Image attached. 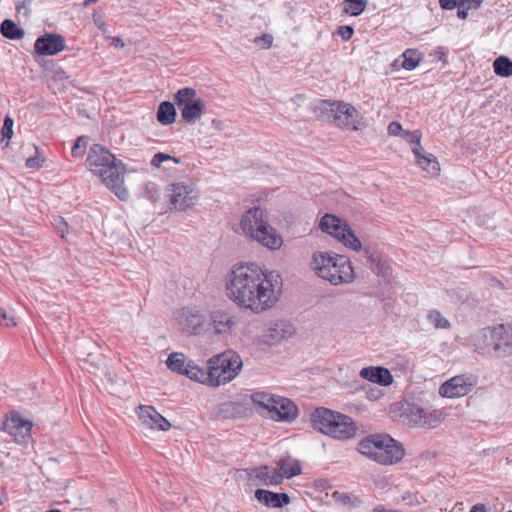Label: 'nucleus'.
I'll use <instances>...</instances> for the list:
<instances>
[{
	"label": "nucleus",
	"mask_w": 512,
	"mask_h": 512,
	"mask_svg": "<svg viewBox=\"0 0 512 512\" xmlns=\"http://www.w3.org/2000/svg\"><path fill=\"white\" fill-rule=\"evenodd\" d=\"M279 275L265 273L255 264L235 267L229 274L227 295L237 305L259 313L271 308L277 301L280 289Z\"/></svg>",
	"instance_id": "1"
},
{
	"label": "nucleus",
	"mask_w": 512,
	"mask_h": 512,
	"mask_svg": "<svg viewBox=\"0 0 512 512\" xmlns=\"http://www.w3.org/2000/svg\"><path fill=\"white\" fill-rule=\"evenodd\" d=\"M87 166L95 175L102 178L107 188L112 190L120 200H127L128 190L124 187L125 165L106 147L100 144L91 146L87 156Z\"/></svg>",
	"instance_id": "2"
},
{
	"label": "nucleus",
	"mask_w": 512,
	"mask_h": 512,
	"mask_svg": "<svg viewBox=\"0 0 512 512\" xmlns=\"http://www.w3.org/2000/svg\"><path fill=\"white\" fill-rule=\"evenodd\" d=\"M358 451L382 465L398 463L405 455L402 444L388 434H371L364 437L358 444Z\"/></svg>",
	"instance_id": "3"
},
{
	"label": "nucleus",
	"mask_w": 512,
	"mask_h": 512,
	"mask_svg": "<svg viewBox=\"0 0 512 512\" xmlns=\"http://www.w3.org/2000/svg\"><path fill=\"white\" fill-rule=\"evenodd\" d=\"M311 267L317 276L333 285L349 283L355 277L349 259L346 256L330 252H315Z\"/></svg>",
	"instance_id": "4"
},
{
	"label": "nucleus",
	"mask_w": 512,
	"mask_h": 512,
	"mask_svg": "<svg viewBox=\"0 0 512 512\" xmlns=\"http://www.w3.org/2000/svg\"><path fill=\"white\" fill-rule=\"evenodd\" d=\"M310 421L315 430L338 440L350 439L357 431L351 417L324 407L315 409Z\"/></svg>",
	"instance_id": "5"
},
{
	"label": "nucleus",
	"mask_w": 512,
	"mask_h": 512,
	"mask_svg": "<svg viewBox=\"0 0 512 512\" xmlns=\"http://www.w3.org/2000/svg\"><path fill=\"white\" fill-rule=\"evenodd\" d=\"M240 225L244 234L271 250L279 249L283 244L282 237L268 225L266 214L260 207L247 210Z\"/></svg>",
	"instance_id": "6"
},
{
	"label": "nucleus",
	"mask_w": 512,
	"mask_h": 512,
	"mask_svg": "<svg viewBox=\"0 0 512 512\" xmlns=\"http://www.w3.org/2000/svg\"><path fill=\"white\" fill-rule=\"evenodd\" d=\"M315 115L347 130H360L365 126L357 109L345 102L321 100L314 106Z\"/></svg>",
	"instance_id": "7"
},
{
	"label": "nucleus",
	"mask_w": 512,
	"mask_h": 512,
	"mask_svg": "<svg viewBox=\"0 0 512 512\" xmlns=\"http://www.w3.org/2000/svg\"><path fill=\"white\" fill-rule=\"evenodd\" d=\"M210 385L217 387L233 380L242 368L240 356L231 350L212 357L209 361Z\"/></svg>",
	"instance_id": "8"
},
{
	"label": "nucleus",
	"mask_w": 512,
	"mask_h": 512,
	"mask_svg": "<svg viewBox=\"0 0 512 512\" xmlns=\"http://www.w3.org/2000/svg\"><path fill=\"white\" fill-rule=\"evenodd\" d=\"M174 102L180 109L182 118L187 123H195L205 111L204 101L197 97L196 90L190 87L179 89L174 94Z\"/></svg>",
	"instance_id": "9"
},
{
	"label": "nucleus",
	"mask_w": 512,
	"mask_h": 512,
	"mask_svg": "<svg viewBox=\"0 0 512 512\" xmlns=\"http://www.w3.org/2000/svg\"><path fill=\"white\" fill-rule=\"evenodd\" d=\"M319 227L323 232L338 239L346 247L355 251L361 250L360 240L355 236L349 225L338 217L332 214H325L319 223Z\"/></svg>",
	"instance_id": "10"
},
{
	"label": "nucleus",
	"mask_w": 512,
	"mask_h": 512,
	"mask_svg": "<svg viewBox=\"0 0 512 512\" xmlns=\"http://www.w3.org/2000/svg\"><path fill=\"white\" fill-rule=\"evenodd\" d=\"M169 191L171 205L179 211H185L192 207L198 198V191L193 184L173 183Z\"/></svg>",
	"instance_id": "11"
},
{
	"label": "nucleus",
	"mask_w": 512,
	"mask_h": 512,
	"mask_svg": "<svg viewBox=\"0 0 512 512\" xmlns=\"http://www.w3.org/2000/svg\"><path fill=\"white\" fill-rule=\"evenodd\" d=\"M494 351L499 355H512V324H498L490 328Z\"/></svg>",
	"instance_id": "12"
},
{
	"label": "nucleus",
	"mask_w": 512,
	"mask_h": 512,
	"mask_svg": "<svg viewBox=\"0 0 512 512\" xmlns=\"http://www.w3.org/2000/svg\"><path fill=\"white\" fill-rule=\"evenodd\" d=\"M421 134L419 131H414L411 134V142L415 144L412 148V151L415 155L416 162L420 166V168L426 172L429 176H435L440 171L439 163L435 156L432 154L423 155L421 151L423 150L420 145Z\"/></svg>",
	"instance_id": "13"
},
{
	"label": "nucleus",
	"mask_w": 512,
	"mask_h": 512,
	"mask_svg": "<svg viewBox=\"0 0 512 512\" xmlns=\"http://www.w3.org/2000/svg\"><path fill=\"white\" fill-rule=\"evenodd\" d=\"M234 325V317L229 312L215 310L210 313L205 331L216 335L230 334Z\"/></svg>",
	"instance_id": "14"
},
{
	"label": "nucleus",
	"mask_w": 512,
	"mask_h": 512,
	"mask_svg": "<svg viewBox=\"0 0 512 512\" xmlns=\"http://www.w3.org/2000/svg\"><path fill=\"white\" fill-rule=\"evenodd\" d=\"M65 48V39L60 34L46 33L38 37L34 44L39 55H56Z\"/></svg>",
	"instance_id": "15"
},
{
	"label": "nucleus",
	"mask_w": 512,
	"mask_h": 512,
	"mask_svg": "<svg viewBox=\"0 0 512 512\" xmlns=\"http://www.w3.org/2000/svg\"><path fill=\"white\" fill-rule=\"evenodd\" d=\"M138 417L142 425L150 429L167 431L171 428V423L163 417L153 406H139Z\"/></svg>",
	"instance_id": "16"
},
{
	"label": "nucleus",
	"mask_w": 512,
	"mask_h": 512,
	"mask_svg": "<svg viewBox=\"0 0 512 512\" xmlns=\"http://www.w3.org/2000/svg\"><path fill=\"white\" fill-rule=\"evenodd\" d=\"M472 389V383L463 375L455 376L439 388V394L446 398H458L467 395Z\"/></svg>",
	"instance_id": "17"
},
{
	"label": "nucleus",
	"mask_w": 512,
	"mask_h": 512,
	"mask_svg": "<svg viewBox=\"0 0 512 512\" xmlns=\"http://www.w3.org/2000/svg\"><path fill=\"white\" fill-rule=\"evenodd\" d=\"M275 408H271V418L278 421H292L296 418L298 410L296 405L288 398L276 396L273 402Z\"/></svg>",
	"instance_id": "18"
},
{
	"label": "nucleus",
	"mask_w": 512,
	"mask_h": 512,
	"mask_svg": "<svg viewBox=\"0 0 512 512\" xmlns=\"http://www.w3.org/2000/svg\"><path fill=\"white\" fill-rule=\"evenodd\" d=\"M4 429L14 437L15 441L21 443L29 437L32 423L22 419L20 416H13L4 423Z\"/></svg>",
	"instance_id": "19"
},
{
	"label": "nucleus",
	"mask_w": 512,
	"mask_h": 512,
	"mask_svg": "<svg viewBox=\"0 0 512 512\" xmlns=\"http://www.w3.org/2000/svg\"><path fill=\"white\" fill-rule=\"evenodd\" d=\"M255 498L269 508H283L291 502L287 493L272 492L265 489H257Z\"/></svg>",
	"instance_id": "20"
},
{
	"label": "nucleus",
	"mask_w": 512,
	"mask_h": 512,
	"mask_svg": "<svg viewBox=\"0 0 512 512\" xmlns=\"http://www.w3.org/2000/svg\"><path fill=\"white\" fill-rule=\"evenodd\" d=\"M359 374L363 379L381 386H388L393 382V377L390 371L382 366L364 367L361 369Z\"/></svg>",
	"instance_id": "21"
},
{
	"label": "nucleus",
	"mask_w": 512,
	"mask_h": 512,
	"mask_svg": "<svg viewBox=\"0 0 512 512\" xmlns=\"http://www.w3.org/2000/svg\"><path fill=\"white\" fill-rule=\"evenodd\" d=\"M405 414L409 422L413 425L421 427L430 426L428 412L421 406L416 404H407V407L405 408Z\"/></svg>",
	"instance_id": "22"
},
{
	"label": "nucleus",
	"mask_w": 512,
	"mask_h": 512,
	"mask_svg": "<svg viewBox=\"0 0 512 512\" xmlns=\"http://www.w3.org/2000/svg\"><path fill=\"white\" fill-rule=\"evenodd\" d=\"M180 325L182 330L188 334H199L206 329V324H204L202 316L199 314L185 316L180 321Z\"/></svg>",
	"instance_id": "23"
},
{
	"label": "nucleus",
	"mask_w": 512,
	"mask_h": 512,
	"mask_svg": "<svg viewBox=\"0 0 512 512\" xmlns=\"http://www.w3.org/2000/svg\"><path fill=\"white\" fill-rule=\"evenodd\" d=\"M191 380L210 385V371L196 365L192 360L186 364L185 373Z\"/></svg>",
	"instance_id": "24"
},
{
	"label": "nucleus",
	"mask_w": 512,
	"mask_h": 512,
	"mask_svg": "<svg viewBox=\"0 0 512 512\" xmlns=\"http://www.w3.org/2000/svg\"><path fill=\"white\" fill-rule=\"evenodd\" d=\"M157 120L162 125H170L176 120V109L173 103L169 101L161 102L157 110Z\"/></svg>",
	"instance_id": "25"
},
{
	"label": "nucleus",
	"mask_w": 512,
	"mask_h": 512,
	"mask_svg": "<svg viewBox=\"0 0 512 512\" xmlns=\"http://www.w3.org/2000/svg\"><path fill=\"white\" fill-rule=\"evenodd\" d=\"M277 466L279 467V470H281L284 473L285 478L288 479L295 477L301 473L300 463L297 460L292 459L290 457L279 459L277 461Z\"/></svg>",
	"instance_id": "26"
},
{
	"label": "nucleus",
	"mask_w": 512,
	"mask_h": 512,
	"mask_svg": "<svg viewBox=\"0 0 512 512\" xmlns=\"http://www.w3.org/2000/svg\"><path fill=\"white\" fill-rule=\"evenodd\" d=\"M0 30L4 37L11 40L21 39L24 36V31L21 28H19L14 21L10 19H5L1 23Z\"/></svg>",
	"instance_id": "27"
},
{
	"label": "nucleus",
	"mask_w": 512,
	"mask_h": 512,
	"mask_svg": "<svg viewBox=\"0 0 512 512\" xmlns=\"http://www.w3.org/2000/svg\"><path fill=\"white\" fill-rule=\"evenodd\" d=\"M187 362L184 354L174 352L169 355L166 364L171 371L184 375Z\"/></svg>",
	"instance_id": "28"
},
{
	"label": "nucleus",
	"mask_w": 512,
	"mask_h": 512,
	"mask_svg": "<svg viewBox=\"0 0 512 512\" xmlns=\"http://www.w3.org/2000/svg\"><path fill=\"white\" fill-rule=\"evenodd\" d=\"M494 72L501 77L512 75V61L506 56H499L493 63Z\"/></svg>",
	"instance_id": "29"
},
{
	"label": "nucleus",
	"mask_w": 512,
	"mask_h": 512,
	"mask_svg": "<svg viewBox=\"0 0 512 512\" xmlns=\"http://www.w3.org/2000/svg\"><path fill=\"white\" fill-rule=\"evenodd\" d=\"M292 327L284 322L276 323L274 327L269 329V337L273 341H279L292 335Z\"/></svg>",
	"instance_id": "30"
},
{
	"label": "nucleus",
	"mask_w": 512,
	"mask_h": 512,
	"mask_svg": "<svg viewBox=\"0 0 512 512\" xmlns=\"http://www.w3.org/2000/svg\"><path fill=\"white\" fill-rule=\"evenodd\" d=\"M402 56V67L408 71L414 70L421 60V54L414 49L405 50Z\"/></svg>",
	"instance_id": "31"
},
{
	"label": "nucleus",
	"mask_w": 512,
	"mask_h": 512,
	"mask_svg": "<svg viewBox=\"0 0 512 512\" xmlns=\"http://www.w3.org/2000/svg\"><path fill=\"white\" fill-rule=\"evenodd\" d=\"M242 408L238 402H224L219 406V415L223 418H235L242 412Z\"/></svg>",
	"instance_id": "32"
},
{
	"label": "nucleus",
	"mask_w": 512,
	"mask_h": 512,
	"mask_svg": "<svg viewBox=\"0 0 512 512\" xmlns=\"http://www.w3.org/2000/svg\"><path fill=\"white\" fill-rule=\"evenodd\" d=\"M249 479L257 485H264L267 482L269 475V467L264 465L258 468L246 469Z\"/></svg>",
	"instance_id": "33"
},
{
	"label": "nucleus",
	"mask_w": 512,
	"mask_h": 512,
	"mask_svg": "<svg viewBox=\"0 0 512 512\" xmlns=\"http://www.w3.org/2000/svg\"><path fill=\"white\" fill-rule=\"evenodd\" d=\"M367 6V0H345L343 11L351 16L360 15Z\"/></svg>",
	"instance_id": "34"
},
{
	"label": "nucleus",
	"mask_w": 512,
	"mask_h": 512,
	"mask_svg": "<svg viewBox=\"0 0 512 512\" xmlns=\"http://www.w3.org/2000/svg\"><path fill=\"white\" fill-rule=\"evenodd\" d=\"M276 395L267 394L264 392L253 393L251 399L256 405L263 407L270 412L271 408H275L273 405Z\"/></svg>",
	"instance_id": "35"
},
{
	"label": "nucleus",
	"mask_w": 512,
	"mask_h": 512,
	"mask_svg": "<svg viewBox=\"0 0 512 512\" xmlns=\"http://www.w3.org/2000/svg\"><path fill=\"white\" fill-rule=\"evenodd\" d=\"M428 320L437 329H446L450 327L449 321L436 310H433L428 314Z\"/></svg>",
	"instance_id": "36"
},
{
	"label": "nucleus",
	"mask_w": 512,
	"mask_h": 512,
	"mask_svg": "<svg viewBox=\"0 0 512 512\" xmlns=\"http://www.w3.org/2000/svg\"><path fill=\"white\" fill-rule=\"evenodd\" d=\"M144 197L152 203H156L160 200V190L155 183H148L145 186Z\"/></svg>",
	"instance_id": "37"
},
{
	"label": "nucleus",
	"mask_w": 512,
	"mask_h": 512,
	"mask_svg": "<svg viewBox=\"0 0 512 512\" xmlns=\"http://www.w3.org/2000/svg\"><path fill=\"white\" fill-rule=\"evenodd\" d=\"M285 478L284 473L279 470V467L275 468L272 471V474L269 473L267 482H264V486H276L283 482Z\"/></svg>",
	"instance_id": "38"
},
{
	"label": "nucleus",
	"mask_w": 512,
	"mask_h": 512,
	"mask_svg": "<svg viewBox=\"0 0 512 512\" xmlns=\"http://www.w3.org/2000/svg\"><path fill=\"white\" fill-rule=\"evenodd\" d=\"M52 225L56 229L57 233L61 238H64L65 234L68 231V223L61 216H55L52 221Z\"/></svg>",
	"instance_id": "39"
},
{
	"label": "nucleus",
	"mask_w": 512,
	"mask_h": 512,
	"mask_svg": "<svg viewBox=\"0 0 512 512\" xmlns=\"http://www.w3.org/2000/svg\"><path fill=\"white\" fill-rule=\"evenodd\" d=\"M167 160H171L176 164L180 162V160L178 158H175L173 156H170V155L162 153V152H158L153 156V158L151 160V165L158 168L164 161H167Z\"/></svg>",
	"instance_id": "40"
},
{
	"label": "nucleus",
	"mask_w": 512,
	"mask_h": 512,
	"mask_svg": "<svg viewBox=\"0 0 512 512\" xmlns=\"http://www.w3.org/2000/svg\"><path fill=\"white\" fill-rule=\"evenodd\" d=\"M86 140L87 138L85 136H80L77 138L71 150L73 157L78 158L84 154V145L86 144Z\"/></svg>",
	"instance_id": "41"
},
{
	"label": "nucleus",
	"mask_w": 512,
	"mask_h": 512,
	"mask_svg": "<svg viewBox=\"0 0 512 512\" xmlns=\"http://www.w3.org/2000/svg\"><path fill=\"white\" fill-rule=\"evenodd\" d=\"M13 124L14 121L10 116H6L4 119V123L1 129V134L3 138L11 139L13 136Z\"/></svg>",
	"instance_id": "42"
},
{
	"label": "nucleus",
	"mask_w": 512,
	"mask_h": 512,
	"mask_svg": "<svg viewBox=\"0 0 512 512\" xmlns=\"http://www.w3.org/2000/svg\"><path fill=\"white\" fill-rule=\"evenodd\" d=\"M254 43L262 49H268L273 43V36L271 34H263L254 39Z\"/></svg>",
	"instance_id": "43"
},
{
	"label": "nucleus",
	"mask_w": 512,
	"mask_h": 512,
	"mask_svg": "<svg viewBox=\"0 0 512 512\" xmlns=\"http://www.w3.org/2000/svg\"><path fill=\"white\" fill-rule=\"evenodd\" d=\"M35 150H36V155L35 156H30L26 160V166L28 168H41L43 166L44 158H41L39 156V152H38V148L37 147H35Z\"/></svg>",
	"instance_id": "44"
},
{
	"label": "nucleus",
	"mask_w": 512,
	"mask_h": 512,
	"mask_svg": "<svg viewBox=\"0 0 512 512\" xmlns=\"http://www.w3.org/2000/svg\"><path fill=\"white\" fill-rule=\"evenodd\" d=\"M337 33L344 41H348L352 38L354 29L352 26L343 25L339 26Z\"/></svg>",
	"instance_id": "45"
},
{
	"label": "nucleus",
	"mask_w": 512,
	"mask_h": 512,
	"mask_svg": "<svg viewBox=\"0 0 512 512\" xmlns=\"http://www.w3.org/2000/svg\"><path fill=\"white\" fill-rule=\"evenodd\" d=\"M374 273L377 275H381L383 277L387 276L389 274V266L387 263L383 260L378 262L374 267L371 269Z\"/></svg>",
	"instance_id": "46"
},
{
	"label": "nucleus",
	"mask_w": 512,
	"mask_h": 512,
	"mask_svg": "<svg viewBox=\"0 0 512 512\" xmlns=\"http://www.w3.org/2000/svg\"><path fill=\"white\" fill-rule=\"evenodd\" d=\"M365 254L367 257V262L369 263L371 269L382 260L379 254L372 253L369 251V249H365Z\"/></svg>",
	"instance_id": "47"
},
{
	"label": "nucleus",
	"mask_w": 512,
	"mask_h": 512,
	"mask_svg": "<svg viewBox=\"0 0 512 512\" xmlns=\"http://www.w3.org/2000/svg\"><path fill=\"white\" fill-rule=\"evenodd\" d=\"M461 0H439L440 7L445 10H452L459 6Z\"/></svg>",
	"instance_id": "48"
},
{
	"label": "nucleus",
	"mask_w": 512,
	"mask_h": 512,
	"mask_svg": "<svg viewBox=\"0 0 512 512\" xmlns=\"http://www.w3.org/2000/svg\"><path fill=\"white\" fill-rule=\"evenodd\" d=\"M0 317L7 321V326H16L17 322L15 321V318L8 314L4 309L0 308Z\"/></svg>",
	"instance_id": "49"
},
{
	"label": "nucleus",
	"mask_w": 512,
	"mask_h": 512,
	"mask_svg": "<svg viewBox=\"0 0 512 512\" xmlns=\"http://www.w3.org/2000/svg\"><path fill=\"white\" fill-rule=\"evenodd\" d=\"M461 4L469 10L478 9L482 4V0H461Z\"/></svg>",
	"instance_id": "50"
},
{
	"label": "nucleus",
	"mask_w": 512,
	"mask_h": 512,
	"mask_svg": "<svg viewBox=\"0 0 512 512\" xmlns=\"http://www.w3.org/2000/svg\"><path fill=\"white\" fill-rule=\"evenodd\" d=\"M402 131V126L398 122H391L388 125V133L393 136H397Z\"/></svg>",
	"instance_id": "51"
},
{
	"label": "nucleus",
	"mask_w": 512,
	"mask_h": 512,
	"mask_svg": "<svg viewBox=\"0 0 512 512\" xmlns=\"http://www.w3.org/2000/svg\"><path fill=\"white\" fill-rule=\"evenodd\" d=\"M93 21H94V24L100 29L102 30L103 32L106 31V28H105V23L104 21L102 20V17L100 15H97L96 13L93 14Z\"/></svg>",
	"instance_id": "52"
},
{
	"label": "nucleus",
	"mask_w": 512,
	"mask_h": 512,
	"mask_svg": "<svg viewBox=\"0 0 512 512\" xmlns=\"http://www.w3.org/2000/svg\"><path fill=\"white\" fill-rule=\"evenodd\" d=\"M457 7H458L457 16L460 19H466L467 16H468V10L469 9H466V7L464 5H462L461 3Z\"/></svg>",
	"instance_id": "53"
},
{
	"label": "nucleus",
	"mask_w": 512,
	"mask_h": 512,
	"mask_svg": "<svg viewBox=\"0 0 512 512\" xmlns=\"http://www.w3.org/2000/svg\"><path fill=\"white\" fill-rule=\"evenodd\" d=\"M30 4V1H22L21 3L17 4L16 9L20 13L22 10H25V14H28V6Z\"/></svg>",
	"instance_id": "54"
},
{
	"label": "nucleus",
	"mask_w": 512,
	"mask_h": 512,
	"mask_svg": "<svg viewBox=\"0 0 512 512\" xmlns=\"http://www.w3.org/2000/svg\"><path fill=\"white\" fill-rule=\"evenodd\" d=\"M469 512H487V508L482 503L475 504Z\"/></svg>",
	"instance_id": "55"
},
{
	"label": "nucleus",
	"mask_w": 512,
	"mask_h": 512,
	"mask_svg": "<svg viewBox=\"0 0 512 512\" xmlns=\"http://www.w3.org/2000/svg\"><path fill=\"white\" fill-rule=\"evenodd\" d=\"M380 395H381L380 390H371L370 392H368V399L376 400L379 398Z\"/></svg>",
	"instance_id": "56"
},
{
	"label": "nucleus",
	"mask_w": 512,
	"mask_h": 512,
	"mask_svg": "<svg viewBox=\"0 0 512 512\" xmlns=\"http://www.w3.org/2000/svg\"><path fill=\"white\" fill-rule=\"evenodd\" d=\"M435 55L437 56V58L439 60H444L445 52H444L443 48H438V50L435 52Z\"/></svg>",
	"instance_id": "57"
},
{
	"label": "nucleus",
	"mask_w": 512,
	"mask_h": 512,
	"mask_svg": "<svg viewBox=\"0 0 512 512\" xmlns=\"http://www.w3.org/2000/svg\"><path fill=\"white\" fill-rule=\"evenodd\" d=\"M97 1H98V0H85L84 5H85V6H87V5H89L90 3H95V2H97Z\"/></svg>",
	"instance_id": "58"
},
{
	"label": "nucleus",
	"mask_w": 512,
	"mask_h": 512,
	"mask_svg": "<svg viewBox=\"0 0 512 512\" xmlns=\"http://www.w3.org/2000/svg\"><path fill=\"white\" fill-rule=\"evenodd\" d=\"M117 41L120 42V46H124V43L120 39H117Z\"/></svg>",
	"instance_id": "59"
}]
</instances>
